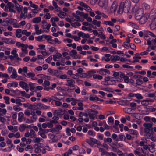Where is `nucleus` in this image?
I'll return each mask as SVG.
<instances>
[{
  "mask_svg": "<svg viewBox=\"0 0 156 156\" xmlns=\"http://www.w3.org/2000/svg\"><path fill=\"white\" fill-rule=\"evenodd\" d=\"M123 111L126 113L127 114H130L131 111H132V109L129 108H123Z\"/></svg>",
  "mask_w": 156,
  "mask_h": 156,
  "instance_id": "obj_36",
  "label": "nucleus"
},
{
  "mask_svg": "<svg viewBox=\"0 0 156 156\" xmlns=\"http://www.w3.org/2000/svg\"><path fill=\"white\" fill-rule=\"evenodd\" d=\"M59 19L57 17H52L51 19V22H58L59 21Z\"/></svg>",
  "mask_w": 156,
  "mask_h": 156,
  "instance_id": "obj_64",
  "label": "nucleus"
},
{
  "mask_svg": "<svg viewBox=\"0 0 156 156\" xmlns=\"http://www.w3.org/2000/svg\"><path fill=\"white\" fill-rule=\"evenodd\" d=\"M35 76V74L34 73L32 72H29L27 73L26 75H25V76L27 77L30 78L31 77H34Z\"/></svg>",
  "mask_w": 156,
  "mask_h": 156,
  "instance_id": "obj_40",
  "label": "nucleus"
},
{
  "mask_svg": "<svg viewBox=\"0 0 156 156\" xmlns=\"http://www.w3.org/2000/svg\"><path fill=\"white\" fill-rule=\"evenodd\" d=\"M128 133L131 134L135 135H137L138 134V132L136 130L133 129L129 130Z\"/></svg>",
  "mask_w": 156,
  "mask_h": 156,
  "instance_id": "obj_32",
  "label": "nucleus"
},
{
  "mask_svg": "<svg viewBox=\"0 0 156 156\" xmlns=\"http://www.w3.org/2000/svg\"><path fill=\"white\" fill-rule=\"evenodd\" d=\"M35 146L37 145V147H36L34 150V152L35 153H38L39 152H41V149L38 147L37 144H35Z\"/></svg>",
  "mask_w": 156,
  "mask_h": 156,
  "instance_id": "obj_54",
  "label": "nucleus"
},
{
  "mask_svg": "<svg viewBox=\"0 0 156 156\" xmlns=\"http://www.w3.org/2000/svg\"><path fill=\"white\" fill-rule=\"evenodd\" d=\"M35 16V14L31 11L27 15H26L25 17L23 18V19H25L26 17H27L28 19H29L30 18L34 17Z\"/></svg>",
  "mask_w": 156,
  "mask_h": 156,
  "instance_id": "obj_24",
  "label": "nucleus"
},
{
  "mask_svg": "<svg viewBox=\"0 0 156 156\" xmlns=\"http://www.w3.org/2000/svg\"><path fill=\"white\" fill-rule=\"evenodd\" d=\"M103 23L106 25H108L110 26H114V24L110 21H104Z\"/></svg>",
  "mask_w": 156,
  "mask_h": 156,
  "instance_id": "obj_35",
  "label": "nucleus"
},
{
  "mask_svg": "<svg viewBox=\"0 0 156 156\" xmlns=\"http://www.w3.org/2000/svg\"><path fill=\"white\" fill-rule=\"evenodd\" d=\"M24 117V114L21 112H20L18 114V120L19 122H22Z\"/></svg>",
  "mask_w": 156,
  "mask_h": 156,
  "instance_id": "obj_19",
  "label": "nucleus"
},
{
  "mask_svg": "<svg viewBox=\"0 0 156 156\" xmlns=\"http://www.w3.org/2000/svg\"><path fill=\"white\" fill-rule=\"evenodd\" d=\"M26 128V125L25 124H21L20 125L19 129L20 131L23 132L24 131Z\"/></svg>",
  "mask_w": 156,
  "mask_h": 156,
  "instance_id": "obj_44",
  "label": "nucleus"
},
{
  "mask_svg": "<svg viewBox=\"0 0 156 156\" xmlns=\"http://www.w3.org/2000/svg\"><path fill=\"white\" fill-rule=\"evenodd\" d=\"M142 7L143 8V9H142V10L143 9H145L146 10H148L150 8V5L145 3H144L142 4Z\"/></svg>",
  "mask_w": 156,
  "mask_h": 156,
  "instance_id": "obj_22",
  "label": "nucleus"
},
{
  "mask_svg": "<svg viewBox=\"0 0 156 156\" xmlns=\"http://www.w3.org/2000/svg\"><path fill=\"white\" fill-rule=\"evenodd\" d=\"M37 106L40 108V109H46L50 108L49 106L45 105L44 104L41 103H38L37 104Z\"/></svg>",
  "mask_w": 156,
  "mask_h": 156,
  "instance_id": "obj_14",
  "label": "nucleus"
},
{
  "mask_svg": "<svg viewBox=\"0 0 156 156\" xmlns=\"http://www.w3.org/2000/svg\"><path fill=\"white\" fill-rule=\"evenodd\" d=\"M17 51L16 49L13 50L11 52V54L13 55V57L14 58H20L18 57V55L17 54Z\"/></svg>",
  "mask_w": 156,
  "mask_h": 156,
  "instance_id": "obj_29",
  "label": "nucleus"
},
{
  "mask_svg": "<svg viewBox=\"0 0 156 156\" xmlns=\"http://www.w3.org/2000/svg\"><path fill=\"white\" fill-rule=\"evenodd\" d=\"M77 54V52L76 51L74 50H72L70 52H69V55L71 56L72 57H73V56L76 55Z\"/></svg>",
  "mask_w": 156,
  "mask_h": 156,
  "instance_id": "obj_47",
  "label": "nucleus"
},
{
  "mask_svg": "<svg viewBox=\"0 0 156 156\" xmlns=\"http://www.w3.org/2000/svg\"><path fill=\"white\" fill-rule=\"evenodd\" d=\"M104 70V69H101L98 71V73L102 75H105Z\"/></svg>",
  "mask_w": 156,
  "mask_h": 156,
  "instance_id": "obj_62",
  "label": "nucleus"
},
{
  "mask_svg": "<svg viewBox=\"0 0 156 156\" xmlns=\"http://www.w3.org/2000/svg\"><path fill=\"white\" fill-rule=\"evenodd\" d=\"M120 62H125L127 64L131 65L132 63L139 62V59H134L132 60L130 59H119Z\"/></svg>",
  "mask_w": 156,
  "mask_h": 156,
  "instance_id": "obj_8",
  "label": "nucleus"
},
{
  "mask_svg": "<svg viewBox=\"0 0 156 156\" xmlns=\"http://www.w3.org/2000/svg\"><path fill=\"white\" fill-rule=\"evenodd\" d=\"M93 78L94 79H98V80H101L103 78V77L99 75L94 74L93 76Z\"/></svg>",
  "mask_w": 156,
  "mask_h": 156,
  "instance_id": "obj_43",
  "label": "nucleus"
},
{
  "mask_svg": "<svg viewBox=\"0 0 156 156\" xmlns=\"http://www.w3.org/2000/svg\"><path fill=\"white\" fill-rule=\"evenodd\" d=\"M99 5L101 7H106L107 5V0H100Z\"/></svg>",
  "mask_w": 156,
  "mask_h": 156,
  "instance_id": "obj_12",
  "label": "nucleus"
},
{
  "mask_svg": "<svg viewBox=\"0 0 156 156\" xmlns=\"http://www.w3.org/2000/svg\"><path fill=\"white\" fill-rule=\"evenodd\" d=\"M75 81L72 79L68 78L67 80V83L66 85L68 86L74 87L75 86Z\"/></svg>",
  "mask_w": 156,
  "mask_h": 156,
  "instance_id": "obj_9",
  "label": "nucleus"
},
{
  "mask_svg": "<svg viewBox=\"0 0 156 156\" xmlns=\"http://www.w3.org/2000/svg\"><path fill=\"white\" fill-rule=\"evenodd\" d=\"M92 23L93 24L96 25L98 27H99L101 26V22L100 21H98L96 20H93Z\"/></svg>",
  "mask_w": 156,
  "mask_h": 156,
  "instance_id": "obj_30",
  "label": "nucleus"
},
{
  "mask_svg": "<svg viewBox=\"0 0 156 156\" xmlns=\"http://www.w3.org/2000/svg\"><path fill=\"white\" fill-rule=\"evenodd\" d=\"M153 123L150 122V123H144L143 126L145 127L144 129V131L145 133H149L151 129H152Z\"/></svg>",
  "mask_w": 156,
  "mask_h": 156,
  "instance_id": "obj_7",
  "label": "nucleus"
},
{
  "mask_svg": "<svg viewBox=\"0 0 156 156\" xmlns=\"http://www.w3.org/2000/svg\"><path fill=\"white\" fill-rule=\"evenodd\" d=\"M2 77L3 78H7L9 79L10 77L6 73H3L2 72H0V77Z\"/></svg>",
  "mask_w": 156,
  "mask_h": 156,
  "instance_id": "obj_38",
  "label": "nucleus"
},
{
  "mask_svg": "<svg viewBox=\"0 0 156 156\" xmlns=\"http://www.w3.org/2000/svg\"><path fill=\"white\" fill-rule=\"evenodd\" d=\"M104 142H107L108 143H111L112 141V139L109 137H108L107 138H105L104 139Z\"/></svg>",
  "mask_w": 156,
  "mask_h": 156,
  "instance_id": "obj_60",
  "label": "nucleus"
},
{
  "mask_svg": "<svg viewBox=\"0 0 156 156\" xmlns=\"http://www.w3.org/2000/svg\"><path fill=\"white\" fill-rule=\"evenodd\" d=\"M3 99L5 100V103L6 104H9L10 103L9 100L10 98L8 96H4Z\"/></svg>",
  "mask_w": 156,
  "mask_h": 156,
  "instance_id": "obj_46",
  "label": "nucleus"
},
{
  "mask_svg": "<svg viewBox=\"0 0 156 156\" xmlns=\"http://www.w3.org/2000/svg\"><path fill=\"white\" fill-rule=\"evenodd\" d=\"M62 55L61 54L58 53L57 52H56V54L53 56V58H58L61 57Z\"/></svg>",
  "mask_w": 156,
  "mask_h": 156,
  "instance_id": "obj_37",
  "label": "nucleus"
},
{
  "mask_svg": "<svg viewBox=\"0 0 156 156\" xmlns=\"http://www.w3.org/2000/svg\"><path fill=\"white\" fill-rule=\"evenodd\" d=\"M21 59H11L10 61L8 62V64L10 65H17L19 64V62Z\"/></svg>",
  "mask_w": 156,
  "mask_h": 156,
  "instance_id": "obj_10",
  "label": "nucleus"
},
{
  "mask_svg": "<svg viewBox=\"0 0 156 156\" xmlns=\"http://www.w3.org/2000/svg\"><path fill=\"white\" fill-rule=\"evenodd\" d=\"M87 113L90 119L91 120H94L96 116V115L98 114V112L97 111L94 110L92 109H88Z\"/></svg>",
  "mask_w": 156,
  "mask_h": 156,
  "instance_id": "obj_6",
  "label": "nucleus"
},
{
  "mask_svg": "<svg viewBox=\"0 0 156 156\" xmlns=\"http://www.w3.org/2000/svg\"><path fill=\"white\" fill-rule=\"evenodd\" d=\"M135 96L139 99H141L143 98V96L140 94H135Z\"/></svg>",
  "mask_w": 156,
  "mask_h": 156,
  "instance_id": "obj_63",
  "label": "nucleus"
},
{
  "mask_svg": "<svg viewBox=\"0 0 156 156\" xmlns=\"http://www.w3.org/2000/svg\"><path fill=\"white\" fill-rule=\"evenodd\" d=\"M41 17H36L33 19L32 22L34 23H37L41 22Z\"/></svg>",
  "mask_w": 156,
  "mask_h": 156,
  "instance_id": "obj_25",
  "label": "nucleus"
},
{
  "mask_svg": "<svg viewBox=\"0 0 156 156\" xmlns=\"http://www.w3.org/2000/svg\"><path fill=\"white\" fill-rule=\"evenodd\" d=\"M18 83L16 82L13 81L11 83H9L7 84L8 87H17L18 85Z\"/></svg>",
  "mask_w": 156,
  "mask_h": 156,
  "instance_id": "obj_26",
  "label": "nucleus"
},
{
  "mask_svg": "<svg viewBox=\"0 0 156 156\" xmlns=\"http://www.w3.org/2000/svg\"><path fill=\"white\" fill-rule=\"evenodd\" d=\"M56 71V70L52 69H48V72L52 75H54V74H55V73Z\"/></svg>",
  "mask_w": 156,
  "mask_h": 156,
  "instance_id": "obj_61",
  "label": "nucleus"
},
{
  "mask_svg": "<svg viewBox=\"0 0 156 156\" xmlns=\"http://www.w3.org/2000/svg\"><path fill=\"white\" fill-rule=\"evenodd\" d=\"M117 135L115 133H113L112 135V138L116 141H119V139L118 138H117Z\"/></svg>",
  "mask_w": 156,
  "mask_h": 156,
  "instance_id": "obj_49",
  "label": "nucleus"
},
{
  "mask_svg": "<svg viewBox=\"0 0 156 156\" xmlns=\"http://www.w3.org/2000/svg\"><path fill=\"white\" fill-rule=\"evenodd\" d=\"M19 85L21 88H24L26 87H27V85H28L25 82L23 81H21L20 82Z\"/></svg>",
  "mask_w": 156,
  "mask_h": 156,
  "instance_id": "obj_31",
  "label": "nucleus"
},
{
  "mask_svg": "<svg viewBox=\"0 0 156 156\" xmlns=\"http://www.w3.org/2000/svg\"><path fill=\"white\" fill-rule=\"evenodd\" d=\"M22 30L20 29H17L16 31V37L18 38H20L21 37V33Z\"/></svg>",
  "mask_w": 156,
  "mask_h": 156,
  "instance_id": "obj_21",
  "label": "nucleus"
},
{
  "mask_svg": "<svg viewBox=\"0 0 156 156\" xmlns=\"http://www.w3.org/2000/svg\"><path fill=\"white\" fill-rule=\"evenodd\" d=\"M13 92L15 93H17V94H19L20 93L21 94L22 96L24 97L25 95L26 94V92L24 91H20L18 89H17L16 90H15L13 91Z\"/></svg>",
  "mask_w": 156,
  "mask_h": 156,
  "instance_id": "obj_23",
  "label": "nucleus"
},
{
  "mask_svg": "<svg viewBox=\"0 0 156 156\" xmlns=\"http://www.w3.org/2000/svg\"><path fill=\"white\" fill-rule=\"evenodd\" d=\"M30 133L31 138H34L36 136V133L35 131L32 129L30 130Z\"/></svg>",
  "mask_w": 156,
  "mask_h": 156,
  "instance_id": "obj_34",
  "label": "nucleus"
},
{
  "mask_svg": "<svg viewBox=\"0 0 156 156\" xmlns=\"http://www.w3.org/2000/svg\"><path fill=\"white\" fill-rule=\"evenodd\" d=\"M143 13L144 11L141 9H139L136 12V16L137 17L138 16H140L138 18L137 20H139V23L141 24L145 23L147 21L148 18H150L149 14L147 13H145L143 16H142Z\"/></svg>",
  "mask_w": 156,
  "mask_h": 156,
  "instance_id": "obj_2",
  "label": "nucleus"
},
{
  "mask_svg": "<svg viewBox=\"0 0 156 156\" xmlns=\"http://www.w3.org/2000/svg\"><path fill=\"white\" fill-rule=\"evenodd\" d=\"M78 35L79 37H82V38H89L90 37L88 34H85L82 32H79Z\"/></svg>",
  "mask_w": 156,
  "mask_h": 156,
  "instance_id": "obj_15",
  "label": "nucleus"
},
{
  "mask_svg": "<svg viewBox=\"0 0 156 156\" xmlns=\"http://www.w3.org/2000/svg\"><path fill=\"white\" fill-rule=\"evenodd\" d=\"M148 37H146L145 39L147 40V44L149 45H151V49L154 50L156 47V36L154 39L148 38Z\"/></svg>",
  "mask_w": 156,
  "mask_h": 156,
  "instance_id": "obj_5",
  "label": "nucleus"
},
{
  "mask_svg": "<svg viewBox=\"0 0 156 156\" xmlns=\"http://www.w3.org/2000/svg\"><path fill=\"white\" fill-rule=\"evenodd\" d=\"M97 87H101V89L103 90L106 91L110 92H112L113 91V89L109 87H102V86H100L98 85H97Z\"/></svg>",
  "mask_w": 156,
  "mask_h": 156,
  "instance_id": "obj_20",
  "label": "nucleus"
},
{
  "mask_svg": "<svg viewBox=\"0 0 156 156\" xmlns=\"http://www.w3.org/2000/svg\"><path fill=\"white\" fill-rule=\"evenodd\" d=\"M65 13L62 11H61L58 14V16L61 18H64L65 17Z\"/></svg>",
  "mask_w": 156,
  "mask_h": 156,
  "instance_id": "obj_56",
  "label": "nucleus"
},
{
  "mask_svg": "<svg viewBox=\"0 0 156 156\" xmlns=\"http://www.w3.org/2000/svg\"><path fill=\"white\" fill-rule=\"evenodd\" d=\"M150 19L151 20L152 25L156 27V9H153L150 11L149 14Z\"/></svg>",
  "mask_w": 156,
  "mask_h": 156,
  "instance_id": "obj_3",
  "label": "nucleus"
},
{
  "mask_svg": "<svg viewBox=\"0 0 156 156\" xmlns=\"http://www.w3.org/2000/svg\"><path fill=\"white\" fill-rule=\"evenodd\" d=\"M49 51L51 52H53L54 51L56 53L57 52V51L56 49V48L54 47H51L49 48Z\"/></svg>",
  "mask_w": 156,
  "mask_h": 156,
  "instance_id": "obj_58",
  "label": "nucleus"
},
{
  "mask_svg": "<svg viewBox=\"0 0 156 156\" xmlns=\"http://www.w3.org/2000/svg\"><path fill=\"white\" fill-rule=\"evenodd\" d=\"M119 140L120 141H125L126 140V137L125 136L122 134H120L119 135Z\"/></svg>",
  "mask_w": 156,
  "mask_h": 156,
  "instance_id": "obj_45",
  "label": "nucleus"
},
{
  "mask_svg": "<svg viewBox=\"0 0 156 156\" xmlns=\"http://www.w3.org/2000/svg\"><path fill=\"white\" fill-rule=\"evenodd\" d=\"M16 20L13 19H10L8 20L7 21H3V23H9L10 24H12L13 23H14L15 22H16Z\"/></svg>",
  "mask_w": 156,
  "mask_h": 156,
  "instance_id": "obj_28",
  "label": "nucleus"
},
{
  "mask_svg": "<svg viewBox=\"0 0 156 156\" xmlns=\"http://www.w3.org/2000/svg\"><path fill=\"white\" fill-rule=\"evenodd\" d=\"M29 86L30 87V90H33L34 92H36V87H34V84L32 83L29 84Z\"/></svg>",
  "mask_w": 156,
  "mask_h": 156,
  "instance_id": "obj_52",
  "label": "nucleus"
},
{
  "mask_svg": "<svg viewBox=\"0 0 156 156\" xmlns=\"http://www.w3.org/2000/svg\"><path fill=\"white\" fill-rule=\"evenodd\" d=\"M74 17L75 18V20L76 21H83V19H80L79 16H78L77 15H76Z\"/></svg>",
  "mask_w": 156,
  "mask_h": 156,
  "instance_id": "obj_57",
  "label": "nucleus"
},
{
  "mask_svg": "<svg viewBox=\"0 0 156 156\" xmlns=\"http://www.w3.org/2000/svg\"><path fill=\"white\" fill-rule=\"evenodd\" d=\"M79 117H82L83 116L87 117L88 116V113H84L80 112L79 114Z\"/></svg>",
  "mask_w": 156,
  "mask_h": 156,
  "instance_id": "obj_41",
  "label": "nucleus"
},
{
  "mask_svg": "<svg viewBox=\"0 0 156 156\" xmlns=\"http://www.w3.org/2000/svg\"><path fill=\"white\" fill-rule=\"evenodd\" d=\"M96 73V71L94 70H90L87 72V75L88 77H91L92 76V74Z\"/></svg>",
  "mask_w": 156,
  "mask_h": 156,
  "instance_id": "obj_39",
  "label": "nucleus"
},
{
  "mask_svg": "<svg viewBox=\"0 0 156 156\" xmlns=\"http://www.w3.org/2000/svg\"><path fill=\"white\" fill-rule=\"evenodd\" d=\"M59 95V94H55L52 96V100L53 101H60L61 100L62 98L58 97Z\"/></svg>",
  "mask_w": 156,
  "mask_h": 156,
  "instance_id": "obj_17",
  "label": "nucleus"
},
{
  "mask_svg": "<svg viewBox=\"0 0 156 156\" xmlns=\"http://www.w3.org/2000/svg\"><path fill=\"white\" fill-rule=\"evenodd\" d=\"M118 7V4L116 1L113 2L111 8L110 10L112 12H115Z\"/></svg>",
  "mask_w": 156,
  "mask_h": 156,
  "instance_id": "obj_11",
  "label": "nucleus"
},
{
  "mask_svg": "<svg viewBox=\"0 0 156 156\" xmlns=\"http://www.w3.org/2000/svg\"><path fill=\"white\" fill-rule=\"evenodd\" d=\"M17 76L16 71L15 69H14L12 71V74L10 75V77L12 78H16Z\"/></svg>",
  "mask_w": 156,
  "mask_h": 156,
  "instance_id": "obj_27",
  "label": "nucleus"
},
{
  "mask_svg": "<svg viewBox=\"0 0 156 156\" xmlns=\"http://www.w3.org/2000/svg\"><path fill=\"white\" fill-rule=\"evenodd\" d=\"M42 131L41 132H39L38 133H39V135H40L43 138H45L46 137V135L44 133H47L48 132V130L46 129H42Z\"/></svg>",
  "mask_w": 156,
  "mask_h": 156,
  "instance_id": "obj_16",
  "label": "nucleus"
},
{
  "mask_svg": "<svg viewBox=\"0 0 156 156\" xmlns=\"http://www.w3.org/2000/svg\"><path fill=\"white\" fill-rule=\"evenodd\" d=\"M147 76L150 78H154V76H152L151 74V72L150 70H148L147 72Z\"/></svg>",
  "mask_w": 156,
  "mask_h": 156,
  "instance_id": "obj_50",
  "label": "nucleus"
},
{
  "mask_svg": "<svg viewBox=\"0 0 156 156\" xmlns=\"http://www.w3.org/2000/svg\"><path fill=\"white\" fill-rule=\"evenodd\" d=\"M143 83V81L140 79H137L136 81V84L138 85H140Z\"/></svg>",
  "mask_w": 156,
  "mask_h": 156,
  "instance_id": "obj_48",
  "label": "nucleus"
},
{
  "mask_svg": "<svg viewBox=\"0 0 156 156\" xmlns=\"http://www.w3.org/2000/svg\"><path fill=\"white\" fill-rule=\"evenodd\" d=\"M33 141L34 143H39L43 139L41 138L36 137L33 138Z\"/></svg>",
  "mask_w": 156,
  "mask_h": 156,
  "instance_id": "obj_33",
  "label": "nucleus"
},
{
  "mask_svg": "<svg viewBox=\"0 0 156 156\" xmlns=\"http://www.w3.org/2000/svg\"><path fill=\"white\" fill-rule=\"evenodd\" d=\"M24 122L28 123H31L33 122V121L31 120L28 118H24Z\"/></svg>",
  "mask_w": 156,
  "mask_h": 156,
  "instance_id": "obj_53",
  "label": "nucleus"
},
{
  "mask_svg": "<svg viewBox=\"0 0 156 156\" xmlns=\"http://www.w3.org/2000/svg\"><path fill=\"white\" fill-rule=\"evenodd\" d=\"M130 6L131 2L129 0H126L125 2H121L119 5L118 12L121 14L123 12L125 13L128 12Z\"/></svg>",
  "mask_w": 156,
  "mask_h": 156,
  "instance_id": "obj_1",
  "label": "nucleus"
},
{
  "mask_svg": "<svg viewBox=\"0 0 156 156\" xmlns=\"http://www.w3.org/2000/svg\"><path fill=\"white\" fill-rule=\"evenodd\" d=\"M13 110L19 112L21 110V108L17 105H15L13 107Z\"/></svg>",
  "mask_w": 156,
  "mask_h": 156,
  "instance_id": "obj_42",
  "label": "nucleus"
},
{
  "mask_svg": "<svg viewBox=\"0 0 156 156\" xmlns=\"http://www.w3.org/2000/svg\"><path fill=\"white\" fill-rule=\"evenodd\" d=\"M7 7L9 9L10 8H13L14 7V5L11 2H8L7 5Z\"/></svg>",
  "mask_w": 156,
  "mask_h": 156,
  "instance_id": "obj_59",
  "label": "nucleus"
},
{
  "mask_svg": "<svg viewBox=\"0 0 156 156\" xmlns=\"http://www.w3.org/2000/svg\"><path fill=\"white\" fill-rule=\"evenodd\" d=\"M79 4L82 7H83V9L85 10L89 11L91 9V8L90 7L82 2H79Z\"/></svg>",
  "mask_w": 156,
  "mask_h": 156,
  "instance_id": "obj_13",
  "label": "nucleus"
},
{
  "mask_svg": "<svg viewBox=\"0 0 156 156\" xmlns=\"http://www.w3.org/2000/svg\"><path fill=\"white\" fill-rule=\"evenodd\" d=\"M98 36L101 39L104 40L105 39L106 37L105 35L102 32H101L98 34Z\"/></svg>",
  "mask_w": 156,
  "mask_h": 156,
  "instance_id": "obj_51",
  "label": "nucleus"
},
{
  "mask_svg": "<svg viewBox=\"0 0 156 156\" xmlns=\"http://www.w3.org/2000/svg\"><path fill=\"white\" fill-rule=\"evenodd\" d=\"M25 101V99L22 97H19L16 98V101L17 102H24Z\"/></svg>",
  "mask_w": 156,
  "mask_h": 156,
  "instance_id": "obj_55",
  "label": "nucleus"
},
{
  "mask_svg": "<svg viewBox=\"0 0 156 156\" xmlns=\"http://www.w3.org/2000/svg\"><path fill=\"white\" fill-rule=\"evenodd\" d=\"M52 4L54 7V9L57 11H59L61 10V8L59 7L57 5V3L54 1H52Z\"/></svg>",
  "mask_w": 156,
  "mask_h": 156,
  "instance_id": "obj_18",
  "label": "nucleus"
},
{
  "mask_svg": "<svg viewBox=\"0 0 156 156\" xmlns=\"http://www.w3.org/2000/svg\"><path fill=\"white\" fill-rule=\"evenodd\" d=\"M86 142L92 147L96 146H94L95 144H97V147L98 148H99V146L101 145V143L99 141L93 138H90L89 139H86Z\"/></svg>",
  "mask_w": 156,
  "mask_h": 156,
  "instance_id": "obj_4",
  "label": "nucleus"
}]
</instances>
